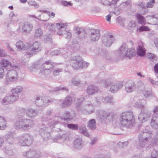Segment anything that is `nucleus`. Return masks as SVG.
I'll return each mask as SVG.
<instances>
[{"label":"nucleus","instance_id":"nucleus-44","mask_svg":"<svg viewBox=\"0 0 158 158\" xmlns=\"http://www.w3.org/2000/svg\"><path fill=\"white\" fill-rule=\"evenodd\" d=\"M63 71V69L62 68L55 69L53 70L52 73L54 76H59Z\"/></svg>","mask_w":158,"mask_h":158},{"label":"nucleus","instance_id":"nucleus-35","mask_svg":"<svg viewBox=\"0 0 158 158\" xmlns=\"http://www.w3.org/2000/svg\"><path fill=\"white\" fill-rule=\"evenodd\" d=\"M137 53L138 55L140 56H144L145 53V50L144 47L139 45L137 47Z\"/></svg>","mask_w":158,"mask_h":158},{"label":"nucleus","instance_id":"nucleus-59","mask_svg":"<svg viewBox=\"0 0 158 158\" xmlns=\"http://www.w3.org/2000/svg\"><path fill=\"white\" fill-rule=\"evenodd\" d=\"M139 31H148L149 30V28L147 26H142L140 27L139 29Z\"/></svg>","mask_w":158,"mask_h":158},{"label":"nucleus","instance_id":"nucleus-24","mask_svg":"<svg viewBox=\"0 0 158 158\" xmlns=\"http://www.w3.org/2000/svg\"><path fill=\"white\" fill-rule=\"evenodd\" d=\"M123 83L121 81H119L112 85L110 88V90L112 93H114L118 89H121L123 86Z\"/></svg>","mask_w":158,"mask_h":158},{"label":"nucleus","instance_id":"nucleus-26","mask_svg":"<svg viewBox=\"0 0 158 158\" xmlns=\"http://www.w3.org/2000/svg\"><path fill=\"white\" fill-rule=\"evenodd\" d=\"M75 33L81 38L85 37L86 35V33L85 30L81 28L77 27L75 30Z\"/></svg>","mask_w":158,"mask_h":158},{"label":"nucleus","instance_id":"nucleus-27","mask_svg":"<svg viewBox=\"0 0 158 158\" xmlns=\"http://www.w3.org/2000/svg\"><path fill=\"white\" fill-rule=\"evenodd\" d=\"M16 46L18 51H24L26 50V52H27V47L23 41H19L17 42L16 44Z\"/></svg>","mask_w":158,"mask_h":158},{"label":"nucleus","instance_id":"nucleus-7","mask_svg":"<svg viewBox=\"0 0 158 158\" xmlns=\"http://www.w3.org/2000/svg\"><path fill=\"white\" fill-rule=\"evenodd\" d=\"M18 143L21 146H29L32 143L33 138L29 134H24L18 137Z\"/></svg>","mask_w":158,"mask_h":158},{"label":"nucleus","instance_id":"nucleus-13","mask_svg":"<svg viewBox=\"0 0 158 158\" xmlns=\"http://www.w3.org/2000/svg\"><path fill=\"white\" fill-rule=\"evenodd\" d=\"M61 104L60 105L61 108H65L69 107L72 104L73 99L72 97L68 95L63 100H60Z\"/></svg>","mask_w":158,"mask_h":158},{"label":"nucleus","instance_id":"nucleus-61","mask_svg":"<svg viewBox=\"0 0 158 158\" xmlns=\"http://www.w3.org/2000/svg\"><path fill=\"white\" fill-rule=\"evenodd\" d=\"M131 0H128L125 2H123L119 6V7L120 8L123 9L122 6H124L125 7L127 5H129L131 3Z\"/></svg>","mask_w":158,"mask_h":158},{"label":"nucleus","instance_id":"nucleus-4","mask_svg":"<svg viewBox=\"0 0 158 158\" xmlns=\"http://www.w3.org/2000/svg\"><path fill=\"white\" fill-rule=\"evenodd\" d=\"M135 50L133 48L128 49V47L126 44H123L119 48L118 56L122 58L125 56L130 57L134 55L135 53Z\"/></svg>","mask_w":158,"mask_h":158},{"label":"nucleus","instance_id":"nucleus-38","mask_svg":"<svg viewBox=\"0 0 158 158\" xmlns=\"http://www.w3.org/2000/svg\"><path fill=\"white\" fill-rule=\"evenodd\" d=\"M23 90V87L21 86H17L11 89V91L13 93L18 94L22 92Z\"/></svg>","mask_w":158,"mask_h":158},{"label":"nucleus","instance_id":"nucleus-50","mask_svg":"<svg viewBox=\"0 0 158 158\" xmlns=\"http://www.w3.org/2000/svg\"><path fill=\"white\" fill-rule=\"evenodd\" d=\"M42 70H41L40 73L42 74L47 75L49 74L52 71V70L49 69H47L46 68L42 69Z\"/></svg>","mask_w":158,"mask_h":158},{"label":"nucleus","instance_id":"nucleus-55","mask_svg":"<svg viewBox=\"0 0 158 158\" xmlns=\"http://www.w3.org/2000/svg\"><path fill=\"white\" fill-rule=\"evenodd\" d=\"M60 3L62 5L65 6H72L73 4L72 3H71L69 2H68L64 0L61 1Z\"/></svg>","mask_w":158,"mask_h":158},{"label":"nucleus","instance_id":"nucleus-36","mask_svg":"<svg viewBox=\"0 0 158 158\" xmlns=\"http://www.w3.org/2000/svg\"><path fill=\"white\" fill-rule=\"evenodd\" d=\"M146 102L144 100H139L137 101L135 103V107L140 109L144 108V105Z\"/></svg>","mask_w":158,"mask_h":158},{"label":"nucleus","instance_id":"nucleus-11","mask_svg":"<svg viewBox=\"0 0 158 158\" xmlns=\"http://www.w3.org/2000/svg\"><path fill=\"white\" fill-rule=\"evenodd\" d=\"M6 81L8 83L16 80L17 79V72L13 69L9 70L6 73Z\"/></svg>","mask_w":158,"mask_h":158},{"label":"nucleus","instance_id":"nucleus-23","mask_svg":"<svg viewBox=\"0 0 158 158\" xmlns=\"http://www.w3.org/2000/svg\"><path fill=\"white\" fill-rule=\"evenodd\" d=\"M75 116L74 113H71L68 111H65L62 114V118L66 121L67 120H72Z\"/></svg>","mask_w":158,"mask_h":158},{"label":"nucleus","instance_id":"nucleus-63","mask_svg":"<svg viewBox=\"0 0 158 158\" xmlns=\"http://www.w3.org/2000/svg\"><path fill=\"white\" fill-rule=\"evenodd\" d=\"M128 26L131 28L134 29L135 28V25L134 21H131L128 24Z\"/></svg>","mask_w":158,"mask_h":158},{"label":"nucleus","instance_id":"nucleus-49","mask_svg":"<svg viewBox=\"0 0 158 158\" xmlns=\"http://www.w3.org/2000/svg\"><path fill=\"white\" fill-rule=\"evenodd\" d=\"M128 144L127 142H119L117 144V147L119 148H122L127 146Z\"/></svg>","mask_w":158,"mask_h":158},{"label":"nucleus","instance_id":"nucleus-29","mask_svg":"<svg viewBox=\"0 0 158 158\" xmlns=\"http://www.w3.org/2000/svg\"><path fill=\"white\" fill-rule=\"evenodd\" d=\"M27 116L30 118H33L37 115V112L35 109L30 108L26 110Z\"/></svg>","mask_w":158,"mask_h":158},{"label":"nucleus","instance_id":"nucleus-3","mask_svg":"<svg viewBox=\"0 0 158 158\" xmlns=\"http://www.w3.org/2000/svg\"><path fill=\"white\" fill-rule=\"evenodd\" d=\"M149 128V127H146V129L141 131L139 135V143L137 146L138 148L145 147V144L151 139L152 132L148 130Z\"/></svg>","mask_w":158,"mask_h":158},{"label":"nucleus","instance_id":"nucleus-30","mask_svg":"<svg viewBox=\"0 0 158 158\" xmlns=\"http://www.w3.org/2000/svg\"><path fill=\"white\" fill-rule=\"evenodd\" d=\"M100 83L104 87L106 88L113 84V81L112 79L109 78L106 80H101Z\"/></svg>","mask_w":158,"mask_h":158},{"label":"nucleus","instance_id":"nucleus-58","mask_svg":"<svg viewBox=\"0 0 158 158\" xmlns=\"http://www.w3.org/2000/svg\"><path fill=\"white\" fill-rule=\"evenodd\" d=\"M60 90L65 91L67 92L68 91L69 89H68L66 88L65 87H57L54 89V91H56Z\"/></svg>","mask_w":158,"mask_h":158},{"label":"nucleus","instance_id":"nucleus-25","mask_svg":"<svg viewBox=\"0 0 158 158\" xmlns=\"http://www.w3.org/2000/svg\"><path fill=\"white\" fill-rule=\"evenodd\" d=\"M55 63L51 60H47L44 62L41 65V69L46 68L52 70L54 67Z\"/></svg>","mask_w":158,"mask_h":158},{"label":"nucleus","instance_id":"nucleus-47","mask_svg":"<svg viewBox=\"0 0 158 158\" xmlns=\"http://www.w3.org/2000/svg\"><path fill=\"white\" fill-rule=\"evenodd\" d=\"M2 103L4 105L11 103L8 96H6L2 99Z\"/></svg>","mask_w":158,"mask_h":158},{"label":"nucleus","instance_id":"nucleus-18","mask_svg":"<svg viewBox=\"0 0 158 158\" xmlns=\"http://www.w3.org/2000/svg\"><path fill=\"white\" fill-rule=\"evenodd\" d=\"M0 65L2 67L7 69L8 68H12V69H17L18 66L17 65L12 66L10 61L5 59H2L0 61Z\"/></svg>","mask_w":158,"mask_h":158},{"label":"nucleus","instance_id":"nucleus-10","mask_svg":"<svg viewBox=\"0 0 158 158\" xmlns=\"http://www.w3.org/2000/svg\"><path fill=\"white\" fill-rule=\"evenodd\" d=\"M23 156L27 158H40L41 153L38 150L31 149L23 153Z\"/></svg>","mask_w":158,"mask_h":158},{"label":"nucleus","instance_id":"nucleus-60","mask_svg":"<svg viewBox=\"0 0 158 158\" xmlns=\"http://www.w3.org/2000/svg\"><path fill=\"white\" fill-rule=\"evenodd\" d=\"M155 3V0H150L149 2H148L146 6L148 8L152 7L153 6V4Z\"/></svg>","mask_w":158,"mask_h":158},{"label":"nucleus","instance_id":"nucleus-22","mask_svg":"<svg viewBox=\"0 0 158 158\" xmlns=\"http://www.w3.org/2000/svg\"><path fill=\"white\" fill-rule=\"evenodd\" d=\"M84 100V98L81 97L77 99L76 102V108L78 111H81V112L85 113L86 110H85V108L83 107L81 103Z\"/></svg>","mask_w":158,"mask_h":158},{"label":"nucleus","instance_id":"nucleus-42","mask_svg":"<svg viewBox=\"0 0 158 158\" xmlns=\"http://www.w3.org/2000/svg\"><path fill=\"white\" fill-rule=\"evenodd\" d=\"M10 103H13L16 101L19 98V96L13 94L8 95Z\"/></svg>","mask_w":158,"mask_h":158},{"label":"nucleus","instance_id":"nucleus-2","mask_svg":"<svg viewBox=\"0 0 158 158\" xmlns=\"http://www.w3.org/2000/svg\"><path fill=\"white\" fill-rule=\"evenodd\" d=\"M119 120L121 125L126 127H130L134 124L135 118L132 112H126L120 115Z\"/></svg>","mask_w":158,"mask_h":158},{"label":"nucleus","instance_id":"nucleus-40","mask_svg":"<svg viewBox=\"0 0 158 158\" xmlns=\"http://www.w3.org/2000/svg\"><path fill=\"white\" fill-rule=\"evenodd\" d=\"M136 16L139 23L142 24H145L146 20L145 18L141 15L137 14Z\"/></svg>","mask_w":158,"mask_h":158},{"label":"nucleus","instance_id":"nucleus-54","mask_svg":"<svg viewBox=\"0 0 158 158\" xmlns=\"http://www.w3.org/2000/svg\"><path fill=\"white\" fill-rule=\"evenodd\" d=\"M147 17L149 19H152L153 20L156 21L155 23L156 24H158V15H149L147 16Z\"/></svg>","mask_w":158,"mask_h":158},{"label":"nucleus","instance_id":"nucleus-5","mask_svg":"<svg viewBox=\"0 0 158 158\" xmlns=\"http://www.w3.org/2000/svg\"><path fill=\"white\" fill-rule=\"evenodd\" d=\"M42 49V46L39 42L36 41L34 42L32 46L29 45L27 49L26 55L29 57H31L37 52L40 51Z\"/></svg>","mask_w":158,"mask_h":158},{"label":"nucleus","instance_id":"nucleus-52","mask_svg":"<svg viewBox=\"0 0 158 158\" xmlns=\"http://www.w3.org/2000/svg\"><path fill=\"white\" fill-rule=\"evenodd\" d=\"M67 126L68 128L73 130H77L78 128V126L76 124H67Z\"/></svg>","mask_w":158,"mask_h":158},{"label":"nucleus","instance_id":"nucleus-9","mask_svg":"<svg viewBox=\"0 0 158 158\" xmlns=\"http://www.w3.org/2000/svg\"><path fill=\"white\" fill-rule=\"evenodd\" d=\"M114 40L113 35L110 32H106L102 37L103 44L107 47H110L113 43Z\"/></svg>","mask_w":158,"mask_h":158},{"label":"nucleus","instance_id":"nucleus-14","mask_svg":"<svg viewBox=\"0 0 158 158\" xmlns=\"http://www.w3.org/2000/svg\"><path fill=\"white\" fill-rule=\"evenodd\" d=\"M79 57H75L71 61V65L74 69L82 68V61L80 60Z\"/></svg>","mask_w":158,"mask_h":158},{"label":"nucleus","instance_id":"nucleus-51","mask_svg":"<svg viewBox=\"0 0 158 158\" xmlns=\"http://www.w3.org/2000/svg\"><path fill=\"white\" fill-rule=\"evenodd\" d=\"M117 22L122 26H124L125 19L121 17H118L117 18Z\"/></svg>","mask_w":158,"mask_h":158},{"label":"nucleus","instance_id":"nucleus-33","mask_svg":"<svg viewBox=\"0 0 158 158\" xmlns=\"http://www.w3.org/2000/svg\"><path fill=\"white\" fill-rule=\"evenodd\" d=\"M88 127L90 129L94 130L96 127V123L95 120L94 119H92L88 122Z\"/></svg>","mask_w":158,"mask_h":158},{"label":"nucleus","instance_id":"nucleus-43","mask_svg":"<svg viewBox=\"0 0 158 158\" xmlns=\"http://www.w3.org/2000/svg\"><path fill=\"white\" fill-rule=\"evenodd\" d=\"M71 83L74 85L79 86H81V81L77 78H73L71 80Z\"/></svg>","mask_w":158,"mask_h":158},{"label":"nucleus","instance_id":"nucleus-48","mask_svg":"<svg viewBox=\"0 0 158 158\" xmlns=\"http://www.w3.org/2000/svg\"><path fill=\"white\" fill-rule=\"evenodd\" d=\"M55 25L51 23H48L47 26V29L50 32H52L54 31L55 29Z\"/></svg>","mask_w":158,"mask_h":158},{"label":"nucleus","instance_id":"nucleus-37","mask_svg":"<svg viewBox=\"0 0 158 158\" xmlns=\"http://www.w3.org/2000/svg\"><path fill=\"white\" fill-rule=\"evenodd\" d=\"M6 140L10 144H13L14 142L15 139L11 133H8L6 135Z\"/></svg>","mask_w":158,"mask_h":158},{"label":"nucleus","instance_id":"nucleus-31","mask_svg":"<svg viewBox=\"0 0 158 158\" xmlns=\"http://www.w3.org/2000/svg\"><path fill=\"white\" fill-rule=\"evenodd\" d=\"M7 126V122L3 117L0 115V130H4Z\"/></svg>","mask_w":158,"mask_h":158},{"label":"nucleus","instance_id":"nucleus-8","mask_svg":"<svg viewBox=\"0 0 158 158\" xmlns=\"http://www.w3.org/2000/svg\"><path fill=\"white\" fill-rule=\"evenodd\" d=\"M53 101V99L46 96H37L35 98V103L39 106L45 107Z\"/></svg>","mask_w":158,"mask_h":158},{"label":"nucleus","instance_id":"nucleus-62","mask_svg":"<svg viewBox=\"0 0 158 158\" xmlns=\"http://www.w3.org/2000/svg\"><path fill=\"white\" fill-rule=\"evenodd\" d=\"M146 5L143 2H138L137 4V6L139 8H141L142 9H144L147 7Z\"/></svg>","mask_w":158,"mask_h":158},{"label":"nucleus","instance_id":"nucleus-1","mask_svg":"<svg viewBox=\"0 0 158 158\" xmlns=\"http://www.w3.org/2000/svg\"><path fill=\"white\" fill-rule=\"evenodd\" d=\"M26 112L25 109L22 107H18L16 109L18 118L14 123L15 129L20 131H26L32 128L34 123L33 121L25 118L23 115Z\"/></svg>","mask_w":158,"mask_h":158},{"label":"nucleus","instance_id":"nucleus-45","mask_svg":"<svg viewBox=\"0 0 158 158\" xmlns=\"http://www.w3.org/2000/svg\"><path fill=\"white\" fill-rule=\"evenodd\" d=\"M80 131L81 134L85 135L87 137H89V135L87 132L85 127L84 126H82L80 127Z\"/></svg>","mask_w":158,"mask_h":158},{"label":"nucleus","instance_id":"nucleus-17","mask_svg":"<svg viewBox=\"0 0 158 158\" xmlns=\"http://www.w3.org/2000/svg\"><path fill=\"white\" fill-rule=\"evenodd\" d=\"M33 28L32 25L29 23L25 22L22 25V32L25 34L30 33Z\"/></svg>","mask_w":158,"mask_h":158},{"label":"nucleus","instance_id":"nucleus-16","mask_svg":"<svg viewBox=\"0 0 158 158\" xmlns=\"http://www.w3.org/2000/svg\"><path fill=\"white\" fill-rule=\"evenodd\" d=\"M125 90L128 93L134 91L136 89V86L134 82L132 80L128 81L125 85Z\"/></svg>","mask_w":158,"mask_h":158},{"label":"nucleus","instance_id":"nucleus-57","mask_svg":"<svg viewBox=\"0 0 158 158\" xmlns=\"http://www.w3.org/2000/svg\"><path fill=\"white\" fill-rule=\"evenodd\" d=\"M158 157V151L156 150H153L151 153V158H157Z\"/></svg>","mask_w":158,"mask_h":158},{"label":"nucleus","instance_id":"nucleus-53","mask_svg":"<svg viewBox=\"0 0 158 158\" xmlns=\"http://www.w3.org/2000/svg\"><path fill=\"white\" fill-rule=\"evenodd\" d=\"M143 94L146 98H148L151 95V93L150 90L145 89L143 91Z\"/></svg>","mask_w":158,"mask_h":158},{"label":"nucleus","instance_id":"nucleus-46","mask_svg":"<svg viewBox=\"0 0 158 158\" xmlns=\"http://www.w3.org/2000/svg\"><path fill=\"white\" fill-rule=\"evenodd\" d=\"M147 58L151 61H154L157 60L156 57L153 54L150 53H148L147 54Z\"/></svg>","mask_w":158,"mask_h":158},{"label":"nucleus","instance_id":"nucleus-21","mask_svg":"<svg viewBox=\"0 0 158 158\" xmlns=\"http://www.w3.org/2000/svg\"><path fill=\"white\" fill-rule=\"evenodd\" d=\"M83 146V143L81 138H76L73 141V147L74 148L79 150L82 148Z\"/></svg>","mask_w":158,"mask_h":158},{"label":"nucleus","instance_id":"nucleus-41","mask_svg":"<svg viewBox=\"0 0 158 158\" xmlns=\"http://www.w3.org/2000/svg\"><path fill=\"white\" fill-rule=\"evenodd\" d=\"M102 100L103 102L106 103H110L112 104L114 103L113 98L111 96H107L105 98H103Z\"/></svg>","mask_w":158,"mask_h":158},{"label":"nucleus","instance_id":"nucleus-20","mask_svg":"<svg viewBox=\"0 0 158 158\" xmlns=\"http://www.w3.org/2000/svg\"><path fill=\"white\" fill-rule=\"evenodd\" d=\"M99 91L98 87L94 85H90L87 87L86 91L89 95H93L98 93Z\"/></svg>","mask_w":158,"mask_h":158},{"label":"nucleus","instance_id":"nucleus-64","mask_svg":"<svg viewBox=\"0 0 158 158\" xmlns=\"http://www.w3.org/2000/svg\"><path fill=\"white\" fill-rule=\"evenodd\" d=\"M148 79L152 85H158V81H155L150 77H148Z\"/></svg>","mask_w":158,"mask_h":158},{"label":"nucleus","instance_id":"nucleus-19","mask_svg":"<svg viewBox=\"0 0 158 158\" xmlns=\"http://www.w3.org/2000/svg\"><path fill=\"white\" fill-rule=\"evenodd\" d=\"M151 115V113L147 111L145 112L142 111L139 115L138 119L142 123L145 122L149 119Z\"/></svg>","mask_w":158,"mask_h":158},{"label":"nucleus","instance_id":"nucleus-56","mask_svg":"<svg viewBox=\"0 0 158 158\" xmlns=\"http://www.w3.org/2000/svg\"><path fill=\"white\" fill-rule=\"evenodd\" d=\"M6 47L8 50L11 53L14 54H16L15 51L10 46L8 43L6 44Z\"/></svg>","mask_w":158,"mask_h":158},{"label":"nucleus","instance_id":"nucleus-12","mask_svg":"<svg viewBox=\"0 0 158 158\" xmlns=\"http://www.w3.org/2000/svg\"><path fill=\"white\" fill-rule=\"evenodd\" d=\"M99 31L95 29L90 30L89 32V36L90 40L93 42L98 41L100 36Z\"/></svg>","mask_w":158,"mask_h":158},{"label":"nucleus","instance_id":"nucleus-28","mask_svg":"<svg viewBox=\"0 0 158 158\" xmlns=\"http://www.w3.org/2000/svg\"><path fill=\"white\" fill-rule=\"evenodd\" d=\"M85 107L87 109L86 110V112H87L89 114H91L93 113L94 111V109L91 102H88L85 104Z\"/></svg>","mask_w":158,"mask_h":158},{"label":"nucleus","instance_id":"nucleus-39","mask_svg":"<svg viewBox=\"0 0 158 158\" xmlns=\"http://www.w3.org/2000/svg\"><path fill=\"white\" fill-rule=\"evenodd\" d=\"M34 36L37 38H41L43 35L42 30L40 28L37 29L34 33Z\"/></svg>","mask_w":158,"mask_h":158},{"label":"nucleus","instance_id":"nucleus-34","mask_svg":"<svg viewBox=\"0 0 158 158\" xmlns=\"http://www.w3.org/2000/svg\"><path fill=\"white\" fill-rule=\"evenodd\" d=\"M110 113L103 110H100L98 112V115L101 119H106L110 116Z\"/></svg>","mask_w":158,"mask_h":158},{"label":"nucleus","instance_id":"nucleus-32","mask_svg":"<svg viewBox=\"0 0 158 158\" xmlns=\"http://www.w3.org/2000/svg\"><path fill=\"white\" fill-rule=\"evenodd\" d=\"M151 125L154 129L158 128V117L153 116L151 119Z\"/></svg>","mask_w":158,"mask_h":158},{"label":"nucleus","instance_id":"nucleus-15","mask_svg":"<svg viewBox=\"0 0 158 158\" xmlns=\"http://www.w3.org/2000/svg\"><path fill=\"white\" fill-rule=\"evenodd\" d=\"M48 128L44 127L40 129L39 133L43 139L45 140L49 139L51 138V135Z\"/></svg>","mask_w":158,"mask_h":158},{"label":"nucleus","instance_id":"nucleus-6","mask_svg":"<svg viewBox=\"0 0 158 158\" xmlns=\"http://www.w3.org/2000/svg\"><path fill=\"white\" fill-rule=\"evenodd\" d=\"M58 31L57 34L60 36H64L65 38L68 40L71 39L72 34L70 31H65L67 28V25L66 23H57L56 24Z\"/></svg>","mask_w":158,"mask_h":158}]
</instances>
